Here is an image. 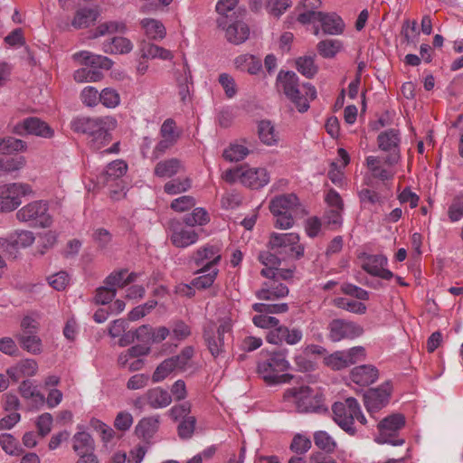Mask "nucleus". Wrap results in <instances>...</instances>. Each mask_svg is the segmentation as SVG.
<instances>
[{
	"instance_id": "f257e3e1",
	"label": "nucleus",
	"mask_w": 463,
	"mask_h": 463,
	"mask_svg": "<svg viewBox=\"0 0 463 463\" xmlns=\"http://www.w3.org/2000/svg\"><path fill=\"white\" fill-rule=\"evenodd\" d=\"M379 148L388 153L383 165L378 156H369L366 157V165L374 178L382 181L392 180L395 175L394 165L401 160L400 132L397 129H388L381 132L377 137Z\"/></svg>"
},
{
	"instance_id": "f03ea898",
	"label": "nucleus",
	"mask_w": 463,
	"mask_h": 463,
	"mask_svg": "<svg viewBox=\"0 0 463 463\" xmlns=\"http://www.w3.org/2000/svg\"><path fill=\"white\" fill-rule=\"evenodd\" d=\"M117 120L113 117H78L71 120V128L74 132L89 136V143L93 150L99 151L111 140V131L116 128Z\"/></svg>"
},
{
	"instance_id": "7ed1b4c3",
	"label": "nucleus",
	"mask_w": 463,
	"mask_h": 463,
	"mask_svg": "<svg viewBox=\"0 0 463 463\" xmlns=\"http://www.w3.org/2000/svg\"><path fill=\"white\" fill-rule=\"evenodd\" d=\"M276 90L292 102L298 112L308 110L309 103L317 97V90L310 83L298 82V76L290 71H280L276 79Z\"/></svg>"
},
{
	"instance_id": "20e7f679",
	"label": "nucleus",
	"mask_w": 463,
	"mask_h": 463,
	"mask_svg": "<svg viewBox=\"0 0 463 463\" xmlns=\"http://www.w3.org/2000/svg\"><path fill=\"white\" fill-rule=\"evenodd\" d=\"M262 357L257 364L259 375L269 385L288 383L293 376L286 372L290 368L288 350H279L267 354L261 352Z\"/></svg>"
},
{
	"instance_id": "39448f33",
	"label": "nucleus",
	"mask_w": 463,
	"mask_h": 463,
	"mask_svg": "<svg viewBox=\"0 0 463 463\" xmlns=\"http://www.w3.org/2000/svg\"><path fill=\"white\" fill-rule=\"evenodd\" d=\"M283 402L301 413L326 411L321 392L307 385L294 386L285 390Z\"/></svg>"
},
{
	"instance_id": "423d86ee",
	"label": "nucleus",
	"mask_w": 463,
	"mask_h": 463,
	"mask_svg": "<svg viewBox=\"0 0 463 463\" xmlns=\"http://www.w3.org/2000/svg\"><path fill=\"white\" fill-rule=\"evenodd\" d=\"M332 411L335 422L350 435L356 433V429L354 426L355 419L364 425L367 422L358 402L354 398L350 397L343 402H335Z\"/></svg>"
},
{
	"instance_id": "0eeeda50",
	"label": "nucleus",
	"mask_w": 463,
	"mask_h": 463,
	"mask_svg": "<svg viewBox=\"0 0 463 463\" xmlns=\"http://www.w3.org/2000/svg\"><path fill=\"white\" fill-rule=\"evenodd\" d=\"M16 218L22 222H28L33 226L41 228L50 227L52 223L48 203L43 200L33 201L25 204L17 211Z\"/></svg>"
},
{
	"instance_id": "6e6552de",
	"label": "nucleus",
	"mask_w": 463,
	"mask_h": 463,
	"mask_svg": "<svg viewBox=\"0 0 463 463\" xmlns=\"http://www.w3.org/2000/svg\"><path fill=\"white\" fill-rule=\"evenodd\" d=\"M11 133L17 136H35L50 139L54 137V129L45 121L37 117H28L17 122L8 124Z\"/></svg>"
},
{
	"instance_id": "1a4fd4ad",
	"label": "nucleus",
	"mask_w": 463,
	"mask_h": 463,
	"mask_svg": "<svg viewBox=\"0 0 463 463\" xmlns=\"http://www.w3.org/2000/svg\"><path fill=\"white\" fill-rule=\"evenodd\" d=\"M232 320L225 317L220 320L218 327L213 322H208L203 327V338L212 355L218 357L223 352L224 334L232 330Z\"/></svg>"
},
{
	"instance_id": "9d476101",
	"label": "nucleus",
	"mask_w": 463,
	"mask_h": 463,
	"mask_svg": "<svg viewBox=\"0 0 463 463\" xmlns=\"http://www.w3.org/2000/svg\"><path fill=\"white\" fill-rule=\"evenodd\" d=\"M405 425V418L402 414H392L378 423L379 434L375 441L379 444H391L392 446H402L404 439L398 438L397 434Z\"/></svg>"
},
{
	"instance_id": "9b49d317",
	"label": "nucleus",
	"mask_w": 463,
	"mask_h": 463,
	"mask_svg": "<svg viewBox=\"0 0 463 463\" xmlns=\"http://www.w3.org/2000/svg\"><path fill=\"white\" fill-rule=\"evenodd\" d=\"M32 187L24 183L0 185V212L9 213L22 203V197L32 194Z\"/></svg>"
},
{
	"instance_id": "f8f14e48",
	"label": "nucleus",
	"mask_w": 463,
	"mask_h": 463,
	"mask_svg": "<svg viewBox=\"0 0 463 463\" xmlns=\"http://www.w3.org/2000/svg\"><path fill=\"white\" fill-rule=\"evenodd\" d=\"M169 238L172 244L180 249H185L197 243L200 234L193 228L180 220H173L168 228Z\"/></svg>"
},
{
	"instance_id": "ddd939ff",
	"label": "nucleus",
	"mask_w": 463,
	"mask_h": 463,
	"mask_svg": "<svg viewBox=\"0 0 463 463\" xmlns=\"http://www.w3.org/2000/svg\"><path fill=\"white\" fill-rule=\"evenodd\" d=\"M159 135L160 141L156 144L152 153L154 158L162 156L176 144L180 137V131L177 129L175 120L167 118L161 125Z\"/></svg>"
},
{
	"instance_id": "4468645a",
	"label": "nucleus",
	"mask_w": 463,
	"mask_h": 463,
	"mask_svg": "<svg viewBox=\"0 0 463 463\" xmlns=\"http://www.w3.org/2000/svg\"><path fill=\"white\" fill-rule=\"evenodd\" d=\"M190 259L200 269L217 268L222 259L221 248L217 244L206 243L193 251Z\"/></svg>"
},
{
	"instance_id": "2eb2a0df",
	"label": "nucleus",
	"mask_w": 463,
	"mask_h": 463,
	"mask_svg": "<svg viewBox=\"0 0 463 463\" xmlns=\"http://www.w3.org/2000/svg\"><path fill=\"white\" fill-rule=\"evenodd\" d=\"M328 329V336L333 342H339L344 339H354L361 336L364 333V328L360 325L343 319L331 321Z\"/></svg>"
},
{
	"instance_id": "dca6fc26",
	"label": "nucleus",
	"mask_w": 463,
	"mask_h": 463,
	"mask_svg": "<svg viewBox=\"0 0 463 463\" xmlns=\"http://www.w3.org/2000/svg\"><path fill=\"white\" fill-rule=\"evenodd\" d=\"M302 338L303 332L299 327H288L280 324L277 328L269 330L266 335V341L275 345H281L283 343L295 345Z\"/></svg>"
},
{
	"instance_id": "f3484780",
	"label": "nucleus",
	"mask_w": 463,
	"mask_h": 463,
	"mask_svg": "<svg viewBox=\"0 0 463 463\" xmlns=\"http://www.w3.org/2000/svg\"><path fill=\"white\" fill-rule=\"evenodd\" d=\"M299 235L295 232L273 233L269 239L272 249H282L285 252L299 258L304 254V246L299 243Z\"/></svg>"
},
{
	"instance_id": "a211bd4d",
	"label": "nucleus",
	"mask_w": 463,
	"mask_h": 463,
	"mask_svg": "<svg viewBox=\"0 0 463 463\" xmlns=\"http://www.w3.org/2000/svg\"><path fill=\"white\" fill-rule=\"evenodd\" d=\"M392 385L385 382L377 388L370 389L364 394V404L370 414L383 408L389 402Z\"/></svg>"
},
{
	"instance_id": "6ab92c4d",
	"label": "nucleus",
	"mask_w": 463,
	"mask_h": 463,
	"mask_svg": "<svg viewBox=\"0 0 463 463\" xmlns=\"http://www.w3.org/2000/svg\"><path fill=\"white\" fill-rule=\"evenodd\" d=\"M112 60H92L90 65L77 70L74 72V80L77 82H96L102 79V70H109L112 67Z\"/></svg>"
},
{
	"instance_id": "aec40b11",
	"label": "nucleus",
	"mask_w": 463,
	"mask_h": 463,
	"mask_svg": "<svg viewBox=\"0 0 463 463\" xmlns=\"http://www.w3.org/2000/svg\"><path fill=\"white\" fill-rule=\"evenodd\" d=\"M217 23L218 26L224 30L225 38L231 43L241 44L250 36V27L243 21H235L227 25L226 19L222 17L218 19Z\"/></svg>"
},
{
	"instance_id": "412c9836",
	"label": "nucleus",
	"mask_w": 463,
	"mask_h": 463,
	"mask_svg": "<svg viewBox=\"0 0 463 463\" xmlns=\"http://www.w3.org/2000/svg\"><path fill=\"white\" fill-rule=\"evenodd\" d=\"M388 260L384 255H365L363 258L362 268L367 273L379 277L383 279H390L393 277V273L385 269Z\"/></svg>"
},
{
	"instance_id": "4be33fe9",
	"label": "nucleus",
	"mask_w": 463,
	"mask_h": 463,
	"mask_svg": "<svg viewBox=\"0 0 463 463\" xmlns=\"http://www.w3.org/2000/svg\"><path fill=\"white\" fill-rule=\"evenodd\" d=\"M288 287L278 281V279H269L268 281L262 283L261 288L256 291L257 298L260 300H276L285 298L288 295Z\"/></svg>"
},
{
	"instance_id": "5701e85b",
	"label": "nucleus",
	"mask_w": 463,
	"mask_h": 463,
	"mask_svg": "<svg viewBox=\"0 0 463 463\" xmlns=\"http://www.w3.org/2000/svg\"><path fill=\"white\" fill-rule=\"evenodd\" d=\"M269 174L263 167L243 166L241 184L251 188H261L269 184Z\"/></svg>"
},
{
	"instance_id": "b1692460",
	"label": "nucleus",
	"mask_w": 463,
	"mask_h": 463,
	"mask_svg": "<svg viewBox=\"0 0 463 463\" xmlns=\"http://www.w3.org/2000/svg\"><path fill=\"white\" fill-rule=\"evenodd\" d=\"M269 209L272 214L296 213L300 210L298 198L294 194H282L275 197L269 203Z\"/></svg>"
},
{
	"instance_id": "393cba45",
	"label": "nucleus",
	"mask_w": 463,
	"mask_h": 463,
	"mask_svg": "<svg viewBox=\"0 0 463 463\" xmlns=\"http://www.w3.org/2000/svg\"><path fill=\"white\" fill-rule=\"evenodd\" d=\"M379 377L377 368L371 364L359 365L352 369L350 379L359 386H368Z\"/></svg>"
},
{
	"instance_id": "a878e982",
	"label": "nucleus",
	"mask_w": 463,
	"mask_h": 463,
	"mask_svg": "<svg viewBox=\"0 0 463 463\" xmlns=\"http://www.w3.org/2000/svg\"><path fill=\"white\" fill-rule=\"evenodd\" d=\"M128 170V165L123 160H115L108 165L104 173L98 176V183L109 185L121 178Z\"/></svg>"
},
{
	"instance_id": "bb28decb",
	"label": "nucleus",
	"mask_w": 463,
	"mask_h": 463,
	"mask_svg": "<svg viewBox=\"0 0 463 463\" xmlns=\"http://www.w3.org/2000/svg\"><path fill=\"white\" fill-rule=\"evenodd\" d=\"M325 33L331 35L341 34L345 29L343 19L335 13L326 14L320 12L317 21Z\"/></svg>"
},
{
	"instance_id": "cd10ccee",
	"label": "nucleus",
	"mask_w": 463,
	"mask_h": 463,
	"mask_svg": "<svg viewBox=\"0 0 463 463\" xmlns=\"http://www.w3.org/2000/svg\"><path fill=\"white\" fill-rule=\"evenodd\" d=\"M38 364L33 359H24L15 365L7 369V375L14 381H18L22 377H31L36 374Z\"/></svg>"
},
{
	"instance_id": "c85d7f7f",
	"label": "nucleus",
	"mask_w": 463,
	"mask_h": 463,
	"mask_svg": "<svg viewBox=\"0 0 463 463\" xmlns=\"http://www.w3.org/2000/svg\"><path fill=\"white\" fill-rule=\"evenodd\" d=\"M99 16V10L98 7L80 8L76 11L71 20V26L75 29L87 28L94 24Z\"/></svg>"
},
{
	"instance_id": "c756f323",
	"label": "nucleus",
	"mask_w": 463,
	"mask_h": 463,
	"mask_svg": "<svg viewBox=\"0 0 463 463\" xmlns=\"http://www.w3.org/2000/svg\"><path fill=\"white\" fill-rule=\"evenodd\" d=\"M79 431L73 436V445L72 448L74 451L80 456V458L94 455V441L91 436L84 431L80 430L81 428L79 427Z\"/></svg>"
},
{
	"instance_id": "7c9ffc66",
	"label": "nucleus",
	"mask_w": 463,
	"mask_h": 463,
	"mask_svg": "<svg viewBox=\"0 0 463 463\" xmlns=\"http://www.w3.org/2000/svg\"><path fill=\"white\" fill-rule=\"evenodd\" d=\"M19 391L22 397L30 401L31 406L35 409L42 407L45 402L44 395L29 380H25L20 384Z\"/></svg>"
},
{
	"instance_id": "2f4dec72",
	"label": "nucleus",
	"mask_w": 463,
	"mask_h": 463,
	"mask_svg": "<svg viewBox=\"0 0 463 463\" xmlns=\"http://www.w3.org/2000/svg\"><path fill=\"white\" fill-rule=\"evenodd\" d=\"M258 135L260 140L266 146H272L279 144V134L270 120H261L259 122Z\"/></svg>"
},
{
	"instance_id": "473e14b6",
	"label": "nucleus",
	"mask_w": 463,
	"mask_h": 463,
	"mask_svg": "<svg viewBox=\"0 0 463 463\" xmlns=\"http://www.w3.org/2000/svg\"><path fill=\"white\" fill-rule=\"evenodd\" d=\"M145 400L153 409H161L167 407L171 402V394L160 387L148 390L145 393Z\"/></svg>"
},
{
	"instance_id": "72a5a7b5",
	"label": "nucleus",
	"mask_w": 463,
	"mask_h": 463,
	"mask_svg": "<svg viewBox=\"0 0 463 463\" xmlns=\"http://www.w3.org/2000/svg\"><path fill=\"white\" fill-rule=\"evenodd\" d=\"M183 169L182 162L177 158H169L159 161L154 169L156 176L160 178H170Z\"/></svg>"
},
{
	"instance_id": "f704fd0d",
	"label": "nucleus",
	"mask_w": 463,
	"mask_h": 463,
	"mask_svg": "<svg viewBox=\"0 0 463 463\" xmlns=\"http://www.w3.org/2000/svg\"><path fill=\"white\" fill-rule=\"evenodd\" d=\"M102 49L109 54L124 55L133 49V44L125 37H114L110 41L103 43Z\"/></svg>"
},
{
	"instance_id": "c9c22d12",
	"label": "nucleus",
	"mask_w": 463,
	"mask_h": 463,
	"mask_svg": "<svg viewBox=\"0 0 463 463\" xmlns=\"http://www.w3.org/2000/svg\"><path fill=\"white\" fill-rule=\"evenodd\" d=\"M138 276V273L131 272L128 274L126 269H120L109 275L105 279V284L116 289L117 288H123L136 281Z\"/></svg>"
},
{
	"instance_id": "e433bc0d",
	"label": "nucleus",
	"mask_w": 463,
	"mask_h": 463,
	"mask_svg": "<svg viewBox=\"0 0 463 463\" xmlns=\"http://www.w3.org/2000/svg\"><path fill=\"white\" fill-rule=\"evenodd\" d=\"M28 150L26 141L14 137H0V155L24 153Z\"/></svg>"
},
{
	"instance_id": "4c0bfd02",
	"label": "nucleus",
	"mask_w": 463,
	"mask_h": 463,
	"mask_svg": "<svg viewBox=\"0 0 463 463\" xmlns=\"http://www.w3.org/2000/svg\"><path fill=\"white\" fill-rule=\"evenodd\" d=\"M250 154V148L246 140H241L231 144L224 151L223 157L230 162L243 160Z\"/></svg>"
},
{
	"instance_id": "58836bf2",
	"label": "nucleus",
	"mask_w": 463,
	"mask_h": 463,
	"mask_svg": "<svg viewBox=\"0 0 463 463\" xmlns=\"http://www.w3.org/2000/svg\"><path fill=\"white\" fill-rule=\"evenodd\" d=\"M218 272V268L199 269L197 273L200 275L193 279L192 285L199 289L210 288L213 284Z\"/></svg>"
},
{
	"instance_id": "ea45409f",
	"label": "nucleus",
	"mask_w": 463,
	"mask_h": 463,
	"mask_svg": "<svg viewBox=\"0 0 463 463\" xmlns=\"http://www.w3.org/2000/svg\"><path fill=\"white\" fill-rule=\"evenodd\" d=\"M344 49L343 43L340 40L327 39L321 41L317 44V50L321 56L325 58H332L340 54Z\"/></svg>"
},
{
	"instance_id": "a19ab883",
	"label": "nucleus",
	"mask_w": 463,
	"mask_h": 463,
	"mask_svg": "<svg viewBox=\"0 0 463 463\" xmlns=\"http://www.w3.org/2000/svg\"><path fill=\"white\" fill-rule=\"evenodd\" d=\"M16 338L20 342L21 346L27 352L32 354H39L41 352L42 342L36 335V333L29 331V334H18Z\"/></svg>"
},
{
	"instance_id": "79ce46f5",
	"label": "nucleus",
	"mask_w": 463,
	"mask_h": 463,
	"mask_svg": "<svg viewBox=\"0 0 463 463\" xmlns=\"http://www.w3.org/2000/svg\"><path fill=\"white\" fill-rule=\"evenodd\" d=\"M257 314L251 318L253 325L261 329L272 330L279 325V320L268 311H255Z\"/></svg>"
},
{
	"instance_id": "37998d69",
	"label": "nucleus",
	"mask_w": 463,
	"mask_h": 463,
	"mask_svg": "<svg viewBox=\"0 0 463 463\" xmlns=\"http://www.w3.org/2000/svg\"><path fill=\"white\" fill-rule=\"evenodd\" d=\"M126 25L122 22L109 21L99 24L96 30L90 35V39L105 36L115 33H124Z\"/></svg>"
},
{
	"instance_id": "c03bdc74",
	"label": "nucleus",
	"mask_w": 463,
	"mask_h": 463,
	"mask_svg": "<svg viewBox=\"0 0 463 463\" xmlns=\"http://www.w3.org/2000/svg\"><path fill=\"white\" fill-rule=\"evenodd\" d=\"M141 25L146 34L150 38H163L165 35V28L158 20L146 18L141 21Z\"/></svg>"
},
{
	"instance_id": "a18cd8bd",
	"label": "nucleus",
	"mask_w": 463,
	"mask_h": 463,
	"mask_svg": "<svg viewBox=\"0 0 463 463\" xmlns=\"http://www.w3.org/2000/svg\"><path fill=\"white\" fill-rule=\"evenodd\" d=\"M182 221L189 226H204L210 222V216L204 208L197 207L190 214H186Z\"/></svg>"
},
{
	"instance_id": "49530a36",
	"label": "nucleus",
	"mask_w": 463,
	"mask_h": 463,
	"mask_svg": "<svg viewBox=\"0 0 463 463\" xmlns=\"http://www.w3.org/2000/svg\"><path fill=\"white\" fill-rule=\"evenodd\" d=\"M177 371L175 367L173 359L166 358L161 362L155 369L152 374L153 383H160L169 377L173 373Z\"/></svg>"
},
{
	"instance_id": "de8ad7c7",
	"label": "nucleus",
	"mask_w": 463,
	"mask_h": 463,
	"mask_svg": "<svg viewBox=\"0 0 463 463\" xmlns=\"http://www.w3.org/2000/svg\"><path fill=\"white\" fill-rule=\"evenodd\" d=\"M26 165V159L23 156L14 157L0 156V171L4 173H14L23 169Z\"/></svg>"
},
{
	"instance_id": "09e8293b",
	"label": "nucleus",
	"mask_w": 463,
	"mask_h": 463,
	"mask_svg": "<svg viewBox=\"0 0 463 463\" xmlns=\"http://www.w3.org/2000/svg\"><path fill=\"white\" fill-rule=\"evenodd\" d=\"M333 302L335 307L357 315H363L367 310V307L364 303L350 300L345 298H336Z\"/></svg>"
},
{
	"instance_id": "8fccbe9b",
	"label": "nucleus",
	"mask_w": 463,
	"mask_h": 463,
	"mask_svg": "<svg viewBox=\"0 0 463 463\" xmlns=\"http://www.w3.org/2000/svg\"><path fill=\"white\" fill-rule=\"evenodd\" d=\"M194 354L193 346H185L179 354L170 357L173 359L175 367L177 371H185L191 366V360Z\"/></svg>"
},
{
	"instance_id": "3c124183",
	"label": "nucleus",
	"mask_w": 463,
	"mask_h": 463,
	"mask_svg": "<svg viewBox=\"0 0 463 463\" xmlns=\"http://www.w3.org/2000/svg\"><path fill=\"white\" fill-rule=\"evenodd\" d=\"M344 209L326 208L324 213L325 229L336 230L343 223L342 213Z\"/></svg>"
},
{
	"instance_id": "603ef678",
	"label": "nucleus",
	"mask_w": 463,
	"mask_h": 463,
	"mask_svg": "<svg viewBox=\"0 0 463 463\" xmlns=\"http://www.w3.org/2000/svg\"><path fill=\"white\" fill-rule=\"evenodd\" d=\"M315 445L327 452H333L336 448V442L335 439L325 430H318L314 433Z\"/></svg>"
},
{
	"instance_id": "864d4df0",
	"label": "nucleus",
	"mask_w": 463,
	"mask_h": 463,
	"mask_svg": "<svg viewBox=\"0 0 463 463\" xmlns=\"http://www.w3.org/2000/svg\"><path fill=\"white\" fill-rule=\"evenodd\" d=\"M11 236V244L12 247L14 248H26L31 246L35 238L32 232L30 231H15L14 232L10 234Z\"/></svg>"
},
{
	"instance_id": "5fc2aeb1",
	"label": "nucleus",
	"mask_w": 463,
	"mask_h": 463,
	"mask_svg": "<svg viewBox=\"0 0 463 463\" xmlns=\"http://www.w3.org/2000/svg\"><path fill=\"white\" fill-rule=\"evenodd\" d=\"M0 445L5 452L11 456H19L23 452L18 441L9 433L0 435Z\"/></svg>"
},
{
	"instance_id": "6e6d98bb",
	"label": "nucleus",
	"mask_w": 463,
	"mask_h": 463,
	"mask_svg": "<svg viewBox=\"0 0 463 463\" xmlns=\"http://www.w3.org/2000/svg\"><path fill=\"white\" fill-rule=\"evenodd\" d=\"M99 102L108 109H115L120 104V95L113 88H105L99 92Z\"/></svg>"
},
{
	"instance_id": "4d7b16f0",
	"label": "nucleus",
	"mask_w": 463,
	"mask_h": 463,
	"mask_svg": "<svg viewBox=\"0 0 463 463\" xmlns=\"http://www.w3.org/2000/svg\"><path fill=\"white\" fill-rule=\"evenodd\" d=\"M191 187V181L189 178L173 179L167 182L164 186V191L170 195L178 194L186 192Z\"/></svg>"
},
{
	"instance_id": "13d9d810",
	"label": "nucleus",
	"mask_w": 463,
	"mask_h": 463,
	"mask_svg": "<svg viewBox=\"0 0 463 463\" xmlns=\"http://www.w3.org/2000/svg\"><path fill=\"white\" fill-rule=\"evenodd\" d=\"M292 5L291 0H267L266 9L270 15L279 17Z\"/></svg>"
},
{
	"instance_id": "bf43d9fd",
	"label": "nucleus",
	"mask_w": 463,
	"mask_h": 463,
	"mask_svg": "<svg viewBox=\"0 0 463 463\" xmlns=\"http://www.w3.org/2000/svg\"><path fill=\"white\" fill-rule=\"evenodd\" d=\"M401 33L408 43H413L420 35L418 24L415 20H405L402 26Z\"/></svg>"
},
{
	"instance_id": "052dcab7",
	"label": "nucleus",
	"mask_w": 463,
	"mask_h": 463,
	"mask_svg": "<svg viewBox=\"0 0 463 463\" xmlns=\"http://www.w3.org/2000/svg\"><path fill=\"white\" fill-rule=\"evenodd\" d=\"M261 275L267 279H274L279 281L280 279H289L293 276V270L290 269H278L276 268H264L260 271Z\"/></svg>"
},
{
	"instance_id": "680f3d73",
	"label": "nucleus",
	"mask_w": 463,
	"mask_h": 463,
	"mask_svg": "<svg viewBox=\"0 0 463 463\" xmlns=\"http://www.w3.org/2000/svg\"><path fill=\"white\" fill-rule=\"evenodd\" d=\"M311 448V440L308 437L302 434H296L290 444V449L297 454H305Z\"/></svg>"
},
{
	"instance_id": "e2e57ef3",
	"label": "nucleus",
	"mask_w": 463,
	"mask_h": 463,
	"mask_svg": "<svg viewBox=\"0 0 463 463\" xmlns=\"http://www.w3.org/2000/svg\"><path fill=\"white\" fill-rule=\"evenodd\" d=\"M172 337L177 341H184L191 335V327L182 320L174 321L171 325Z\"/></svg>"
},
{
	"instance_id": "0e129e2a",
	"label": "nucleus",
	"mask_w": 463,
	"mask_h": 463,
	"mask_svg": "<svg viewBox=\"0 0 463 463\" xmlns=\"http://www.w3.org/2000/svg\"><path fill=\"white\" fill-rule=\"evenodd\" d=\"M344 351H337L325 358V364L333 370H342L348 367Z\"/></svg>"
},
{
	"instance_id": "69168bd1",
	"label": "nucleus",
	"mask_w": 463,
	"mask_h": 463,
	"mask_svg": "<svg viewBox=\"0 0 463 463\" xmlns=\"http://www.w3.org/2000/svg\"><path fill=\"white\" fill-rule=\"evenodd\" d=\"M235 67L241 71L255 75L261 71L262 63L261 60H235Z\"/></svg>"
},
{
	"instance_id": "338daca9",
	"label": "nucleus",
	"mask_w": 463,
	"mask_h": 463,
	"mask_svg": "<svg viewBox=\"0 0 463 463\" xmlns=\"http://www.w3.org/2000/svg\"><path fill=\"white\" fill-rule=\"evenodd\" d=\"M80 100L85 106L93 108L99 101V93L95 87L87 86L80 92Z\"/></svg>"
},
{
	"instance_id": "774afa93",
	"label": "nucleus",
	"mask_w": 463,
	"mask_h": 463,
	"mask_svg": "<svg viewBox=\"0 0 463 463\" xmlns=\"http://www.w3.org/2000/svg\"><path fill=\"white\" fill-rule=\"evenodd\" d=\"M448 216L452 222L463 218V196H457L448 209Z\"/></svg>"
}]
</instances>
